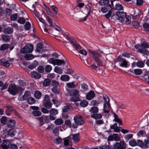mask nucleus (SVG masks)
Segmentation results:
<instances>
[{
	"label": "nucleus",
	"mask_w": 149,
	"mask_h": 149,
	"mask_svg": "<svg viewBox=\"0 0 149 149\" xmlns=\"http://www.w3.org/2000/svg\"><path fill=\"white\" fill-rule=\"evenodd\" d=\"M89 52L91 54L93 58L97 64V65L94 64H91V67L95 70L97 71L98 67L102 65V61L99 58L100 57H101L102 56L98 51L89 50Z\"/></svg>",
	"instance_id": "obj_1"
},
{
	"label": "nucleus",
	"mask_w": 149,
	"mask_h": 149,
	"mask_svg": "<svg viewBox=\"0 0 149 149\" xmlns=\"http://www.w3.org/2000/svg\"><path fill=\"white\" fill-rule=\"evenodd\" d=\"M126 15L125 13L117 12L115 14L113 13V15L111 17V19H117L119 20L121 23L124 21V19L126 17Z\"/></svg>",
	"instance_id": "obj_2"
},
{
	"label": "nucleus",
	"mask_w": 149,
	"mask_h": 149,
	"mask_svg": "<svg viewBox=\"0 0 149 149\" xmlns=\"http://www.w3.org/2000/svg\"><path fill=\"white\" fill-rule=\"evenodd\" d=\"M91 10V7L88 5L86 6L83 9L80 15L82 20L84 21L86 20L87 17L90 13Z\"/></svg>",
	"instance_id": "obj_3"
},
{
	"label": "nucleus",
	"mask_w": 149,
	"mask_h": 149,
	"mask_svg": "<svg viewBox=\"0 0 149 149\" xmlns=\"http://www.w3.org/2000/svg\"><path fill=\"white\" fill-rule=\"evenodd\" d=\"M22 88L15 85H12L9 86L8 91L10 93L13 95H15L18 91L21 90Z\"/></svg>",
	"instance_id": "obj_4"
},
{
	"label": "nucleus",
	"mask_w": 149,
	"mask_h": 149,
	"mask_svg": "<svg viewBox=\"0 0 149 149\" xmlns=\"http://www.w3.org/2000/svg\"><path fill=\"white\" fill-rule=\"evenodd\" d=\"M48 62L51 64H52L54 65H61V64H65V62L63 60L57 59L55 60L53 58H51L48 60Z\"/></svg>",
	"instance_id": "obj_5"
},
{
	"label": "nucleus",
	"mask_w": 149,
	"mask_h": 149,
	"mask_svg": "<svg viewBox=\"0 0 149 149\" xmlns=\"http://www.w3.org/2000/svg\"><path fill=\"white\" fill-rule=\"evenodd\" d=\"M126 148V143L122 140L120 142H116L113 145V149H125Z\"/></svg>",
	"instance_id": "obj_6"
},
{
	"label": "nucleus",
	"mask_w": 149,
	"mask_h": 149,
	"mask_svg": "<svg viewBox=\"0 0 149 149\" xmlns=\"http://www.w3.org/2000/svg\"><path fill=\"white\" fill-rule=\"evenodd\" d=\"M149 45L146 43H143L140 44L141 48L138 50V52L146 55L149 54V52L146 49L149 47Z\"/></svg>",
	"instance_id": "obj_7"
},
{
	"label": "nucleus",
	"mask_w": 149,
	"mask_h": 149,
	"mask_svg": "<svg viewBox=\"0 0 149 149\" xmlns=\"http://www.w3.org/2000/svg\"><path fill=\"white\" fill-rule=\"evenodd\" d=\"M117 59L119 62V65L120 66L127 68L128 66L129 62L127 61L125 59L123 58L122 56H119L117 58Z\"/></svg>",
	"instance_id": "obj_8"
},
{
	"label": "nucleus",
	"mask_w": 149,
	"mask_h": 149,
	"mask_svg": "<svg viewBox=\"0 0 149 149\" xmlns=\"http://www.w3.org/2000/svg\"><path fill=\"white\" fill-rule=\"evenodd\" d=\"M33 50V46L31 44H27L22 49L21 52L22 53H30L32 52Z\"/></svg>",
	"instance_id": "obj_9"
},
{
	"label": "nucleus",
	"mask_w": 149,
	"mask_h": 149,
	"mask_svg": "<svg viewBox=\"0 0 149 149\" xmlns=\"http://www.w3.org/2000/svg\"><path fill=\"white\" fill-rule=\"evenodd\" d=\"M14 60V58H8L7 59L2 58L0 60V61L3 64V65L6 68L9 67L11 64Z\"/></svg>",
	"instance_id": "obj_10"
},
{
	"label": "nucleus",
	"mask_w": 149,
	"mask_h": 149,
	"mask_svg": "<svg viewBox=\"0 0 149 149\" xmlns=\"http://www.w3.org/2000/svg\"><path fill=\"white\" fill-rule=\"evenodd\" d=\"M74 120L75 123L78 125H82L84 123V121L82 116L79 115H77L75 116Z\"/></svg>",
	"instance_id": "obj_11"
},
{
	"label": "nucleus",
	"mask_w": 149,
	"mask_h": 149,
	"mask_svg": "<svg viewBox=\"0 0 149 149\" xmlns=\"http://www.w3.org/2000/svg\"><path fill=\"white\" fill-rule=\"evenodd\" d=\"M100 3L102 5H106L109 3L108 6L111 8L113 7V3H116V0H103L100 1Z\"/></svg>",
	"instance_id": "obj_12"
},
{
	"label": "nucleus",
	"mask_w": 149,
	"mask_h": 149,
	"mask_svg": "<svg viewBox=\"0 0 149 149\" xmlns=\"http://www.w3.org/2000/svg\"><path fill=\"white\" fill-rule=\"evenodd\" d=\"M67 93L70 96L80 97L79 90L75 89L72 90L67 89Z\"/></svg>",
	"instance_id": "obj_13"
},
{
	"label": "nucleus",
	"mask_w": 149,
	"mask_h": 149,
	"mask_svg": "<svg viewBox=\"0 0 149 149\" xmlns=\"http://www.w3.org/2000/svg\"><path fill=\"white\" fill-rule=\"evenodd\" d=\"M108 140L109 141L114 140L117 141H119L120 140V138L118 134H113L112 135H110L108 137Z\"/></svg>",
	"instance_id": "obj_14"
},
{
	"label": "nucleus",
	"mask_w": 149,
	"mask_h": 149,
	"mask_svg": "<svg viewBox=\"0 0 149 149\" xmlns=\"http://www.w3.org/2000/svg\"><path fill=\"white\" fill-rule=\"evenodd\" d=\"M95 96L94 92L92 90L88 92L86 96V98L88 100H91L93 99Z\"/></svg>",
	"instance_id": "obj_15"
},
{
	"label": "nucleus",
	"mask_w": 149,
	"mask_h": 149,
	"mask_svg": "<svg viewBox=\"0 0 149 149\" xmlns=\"http://www.w3.org/2000/svg\"><path fill=\"white\" fill-rule=\"evenodd\" d=\"M11 146L10 143L8 140H4L3 141V143L1 146L2 148L4 149H8Z\"/></svg>",
	"instance_id": "obj_16"
},
{
	"label": "nucleus",
	"mask_w": 149,
	"mask_h": 149,
	"mask_svg": "<svg viewBox=\"0 0 149 149\" xmlns=\"http://www.w3.org/2000/svg\"><path fill=\"white\" fill-rule=\"evenodd\" d=\"M16 125L15 121L13 119H10L8 120L6 123V125L7 127H13Z\"/></svg>",
	"instance_id": "obj_17"
},
{
	"label": "nucleus",
	"mask_w": 149,
	"mask_h": 149,
	"mask_svg": "<svg viewBox=\"0 0 149 149\" xmlns=\"http://www.w3.org/2000/svg\"><path fill=\"white\" fill-rule=\"evenodd\" d=\"M44 47V45L40 43L38 44L37 45L36 51L40 53H41L42 52L45 51L44 50H43L42 49Z\"/></svg>",
	"instance_id": "obj_18"
},
{
	"label": "nucleus",
	"mask_w": 149,
	"mask_h": 149,
	"mask_svg": "<svg viewBox=\"0 0 149 149\" xmlns=\"http://www.w3.org/2000/svg\"><path fill=\"white\" fill-rule=\"evenodd\" d=\"M78 83L75 81L67 83L66 86L69 88H74L78 86Z\"/></svg>",
	"instance_id": "obj_19"
},
{
	"label": "nucleus",
	"mask_w": 149,
	"mask_h": 149,
	"mask_svg": "<svg viewBox=\"0 0 149 149\" xmlns=\"http://www.w3.org/2000/svg\"><path fill=\"white\" fill-rule=\"evenodd\" d=\"M70 41L71 44L76 50H77L81 49V46L77 44L75 41L72 40H70Z\"/></svg>",
	"instance_id": "obj_20"
},
{
	"label": "nucleus",
	"mask_w": 149,
	"mask_h": 149,
	"mask_svg": "<svg viewBox=\"0 0 149 149\" xmlns=\"http://www.w3.org/2000/svg\"><path fill=\"white\" fill-rule=\"evenodd\" d=\"M110 107L108 106L107 107L106 105V104L104 103L103 104V107H102V109L104 113H108L110 111Z\"/></svg>",
	"instance_id": "obj_21"
},
{
	"label": "nucleus",
	"mask_w": 149,
	"mask_h": 149,
	"mask_svg": "<svg viewBox=\"0 0 149 149\" xmlns=\"http://www.w3.org/2000/svg\"><path fill=\"white\" fill-rule=\"evenodd\" d=\"M30 93L29 91H26L23 96L20 98V100L22 101L26 100L30 96Z\"/></svg>",
	"instance_id": "obj_22"
},
{
	"label": "nucleus",
	"mask_w": 149,
	"mask_h": 149,
	"mask_svg": "<svg viewBox=\"0 0 149 149\" xmlns=\"http://www.w3.org/2000/svg\"><path fill=\"white\" fill-rule=\"evenodd\" d=\"M32 77L36 79H39L41 77V75L37 72H33L31 73Z\"/></svg>",
	"instance_id": "obj_23"
},
{
	"label": "nucleus",
	"mask_w": 149,
	"mask_h": 149,
	"mask_svg": "<svg viewBox=\"0 0 149 149\" xmlns=\"http://www.w3.org/2000/svg\"><path fill=\"white\" fill-rule=\"evenodd\" d=\"M114 4H115V7H113L112 9L113 8H114V9H116L117 10H121L123 9V7L120 4H117L116 3H116H114Z\"/></svg>",
	"instance_id": "obj_24"
},
{
	"label": "nucleus",
	"mask_w": 149,
	"mask_h": 149,
	"mask_svg": "<svg viewBox=\"0 0 149 149\" xmlns=\"http://www.w3.org/2000/svg\"><path fill=\"white\" fill-rule=\"evenodd\" d=\"M70 79L69 76L68 75H62L60 77V79L63 81H68Z\"/></svg>",
	"instance_id": "obj_25"
},
{
	"label": "nucleus",
	"mask_w": 149,
	"mask_h": 149,
	"mask_svg": "<svg viewBox=\"0 0 149 149\" xmlns=\"http://www.w3.org/2000/svg\"><path fill=\"white\" fill-rule=\"evenodd\" d=\"M79 133L77 134H75L72 135V138L73 140L75 142H78L79 140Z\"/></svg>",
	"instance_id": "obj_26"
},
{
	"label": "nucleus",
	"mask_w": 149,
	"mask_h": 149,
	"mask_svg": "<svg viewBox=\"0 0 149 149\" xmlns=\"http://www.w3.org/2000/svg\"><path fill=\"white\" fill-rule=\"evenodd\" d=\"M16 130L14 129H11L9 130L8 132V135L10 136H13L15 135Z\"/></svg>",
	"instance_id": "obj_27"
},
{
	"label": "nucleus",
	"mask_w": 149,
	"mask_h": 149,
	"mask_svg": "<svg viewBox=\"0 0 149 149\" xmlns=\"http://www.w3.org/2000/svg\"><path fill=\"white\" fill-rule=\"evenodd\" d=\"M63 120L61 118H58L54 121L55 124L57 125H60L63 123Z\"/></svg>",
	"instance_id": "obj_28"
},
{
	"label": "nucleus",
	"mask_w": 149,
	"mask_h": 149,
	"mask_svg": "<svg viewBox=\"0 0 149 149\" xmlns=\"http://www.w3.org/2000/svg\"><path fill=\"white\" fill-rule=\"evenodd\" d=\"M80 86L82 89L85 91H87L88 89V85L85 83H82L80 84Z\"/></svg>",
	"instance_id": "obj_29"
},
{
	"label": "nucleus",
	"mask_w": 149,
	"mask_h": 149,
	"mask_svg": "<svg viewBox=\"0 0 149 149\" xmlns=\"http://www.w3.org/2000/svg\"><path fill=\"white\" fill-rule=\"evenodd\" d=\"M90 111L92 113H97L98 111V108L96 107H92L90 110Z\"/></svg>",
	"instance_id": "obj_30"
},
{
	"label": "nucleus",
	"mask_w": 149,
	"mask_h": 149,
	"mask_svg": "<svg viewBox=\"0 0 149 149\" xmlns=\"http://www.w3.org/2000/svg\"><path fill=\"white\" fill-rule=\"evenodd\" d=\"M124 20H125V23L126 25H129L131 23V18L130 16H127L124 19Z\"/></svg>",
	"instance_id": "obj_31"
},
{
	"label": "nucleus",
	"mask_w": 149,
	"mask_h": 149,
	"mask_svg": "<svg viewBox=\"0 0 149 149\" xmlns=\"http://www.w3.org/2000/svg\"><path fill=\"white\" fill-rule=\"evenodd\" d=\"M13 31V29L10 27H8L5 29L3 31V32L5 34H10L12 33Z\"/></svg>",
	"instance_id": "obj_32"
},
{
	"label": "nucleus",
	"mask_w": 149,
	"mask_h": 149,
	"mask_svg": "<svg viewBox=\"0 0 149 149\" xmlns=\"http://www.w3.org/2000/svg\"><path fill=\"white\" fill-rule=\"evenodd\" d=\"M54 72L59 74L62 73V70L61 68L58 66H56L54 68Z\"/></svg>",
	"instance_id": "obj_33"
},
{
	"label": "nucleus",
	"mask_w": 149,
	"mask_h": 149,
	"mask_svg": "<svg viewBox=\"0 0 149 149\" xmlns=\"http://www.w3.org/2000/svg\"><path fill=\"white\" fill-rule=\"evenodd\" d=\"M42 95L41 93L39 91H35L34 93V96L37 99L40 98Z\"/></svg>",
	"instance_id": "obj_34"
},
{
	"label": "nucleus",
	"mask_w": 149,
	"mask_h": 149,
	"mask_svg": "<svg viewBox=\"0 0 149 149\" xmlns=\"http://www.w3.org/2000/svg\"><path fill=\"white\" fill-rule=\"evenodd\" d=\"M103 98L105 101L107 105L109 107H110V104L109 103V97L107 95H103Z\"/></svg>",
	"instance_id": "obj_35"
},
{
	"label": "nucleus",
	"mask_w": 149,
	"mask_h": 149,
	"mask_svg": "<svg viewBox=\"0 0 149 149\" xmlns=\"http://www.w3.org/2000/svg\"><path fill=\"white\" fill-rule=\"evenodd\" d=\"M9 47V45L3 44L1 46L0 49L1 51H4L8 49Z\"/></svg>",
	"instance_id": "obj_36"
},
{
	"label": "nucleus",
	"mask_w": 149,
	"mask_h": 149,
	"mask_svg": "<svg viewBox=\"0 0 149 149\" xmlns=\"http://www.w3.org/2000/svg\"><path fill=\"white\" fill-rule=\"evenodd\" d=\"M24 57L26 60H30L33 58L34 56L32 54H28L25 55Z\"/></svg>",
	"instance_id": "obj_37"
},
{
	"label": "nucleus",
	"mask_w": 149,
	"mask_h": 149,
	"mask_svg": "<svg viewBox=\"0 0 149 149\" xmlns=\"http://www.w3.org/2000/svg\"><path fill=\"white\" fill-rule=\"evenodd\" d=\"M51 82L50 80L49 79H45L43 82V85L45 86H49Z\"/></svg>",
	"instance_id": "obj_38"
},
{
	"label": "nucleus",
	"mask_w": 149,
	"mask_h": 149,
	"mask_svg": "<svg viewBox=\"0 0 149 149\" xmlns=\"http://www.w3.org/2000/svg\"><path fill=\"white\" fill-rule=\"evenodd\" d=\"M102 115L101 114H94L91 115V117L96 119H101L102 118Z\"/></svg>",
	"instance_id": "obj_39"
},
{
	"label": "nucleus",
	"mask_w": 149,
	"mask_h": 149,
	"mask_svg": "<svg viewBox=\"0 0 149 149\" xmlns=\"http://www.w3.org/2000/svg\"><path fill=\"white\" fill-rule=\"evenodd\" d=\"M44 105L45 107L47 109H49L52 107V103L50 102H44Z\"/></svg>",
	"instance_id": "obj_40"
},
{
	"label": "nucleus",
	"mask_w": 149,
	"mask_h": 149,
	"mask_svg": "<svg viewBox=\"0 0 149 149\" xmlns=\"http://www.w3.org/2000/svg\"><path fill=\"white\" fill-rule=\"evenodd\" d=\"M50 113L52 116H54L57 114L58 112L57 110L56 109H52L49 111Z\"/></svg>",
	"instance_id": "obj_41"
},
{
	"label": "nucleus",
	"mask_w": 149,
	"mask_h": 149,
	"mask_svg": "<svg viewBox=\"0 0 149 149\" xmlns=\"http://www.w3.org/2000/svg\"><path fill=\"white\" fill-rule=\"evenodd\" d=\"M111 8H109L108 6H106L105 7H103L101 8V10L104 13H105L111 10Z\"/></svg>",
	"instance_id": "obj_42"
},
{
	"label": "nucleus",
	"mask_w": 149,
	"mask_h": 149,
	"mask_svg": "<svg viewBox=\"0 0 149 149\" xmlns=\"http://www.w3.org/2000/svg\"><path fill=\"white\" fill-rule=\"evenodd\" d=\"M88 104V102L86 100H83L80 102V105L83 107H86Z\"/></svg>",
	"instance_id": "obj_43"
},
{
	"label": "nucleus",
	"mask_w": 149,
	"mask_h": 149,
	"mask_svg": "<svg viewBox=\"0 0 149 149\" xmlns=\"http://www.w3.org/2000/svg\"><path fill=\"white\" fill-rule=\"evenodd\" d=\"M69 139H70V138L68 137V138H65L64 140V144L65 145L67 146L68 145H70L71 146L70 142L69 141Z\"/></svg>",
	"instance_id": "obj_44"
},
{
	"label": "nucleus",
	"mask_w": 149,
	"mask_h": 149,
	"mask_svg": "<svg viewBox=\"0 0 149 149\" xmlns=\"http://www.w3.org/2000/svg\"><path fill=\"white\" fill-rule=\"evenodd\" d=\"M35 102V100L33 98L30 97L28 99L27 102L30 104H34Z\"/></svg>",
	"instance_id": "obj_45"
},
{
	"label": "nucleus",
	"mask_w": 149,
	"mask_h": 149,
	"mask_svg": "<svg viewBox=\"0 0 149 149\" xmlns=\"http://www.w3.org/2000/svg\"><path fill=\"white\" fill-rule=\"evenodd\" d=\"M134 72L136 75H140L142 73V71L140 69H135L134 70Z\"/></svg>",
	"instance_id": "obj_46"
},
{
	"label": "nucleus",
	"mask_w": 149,
	"mask_h": 149,
	"mask_svg": "<svg viewBox=\"0 0 149 149\" xmlns=\"http://www.w3.org/2000/svg\"><path fill=\"white\" fill-rule=\"evenodd\" d=\"M129 144L131 146H134L137 145V143L135 140L132 139L129 141Z\"/></svg>",
	"instance_id": "obj_47"
},
{
	"label": "nucleus",
	"mask_w": 149,
	"mask_h": 149,
	"mask_svg": "<svg viewBox=\"0 0 149 149\" xmlns=\"http://www.w3.org/2000/svg\"><path fill=\"white\" fill-rule=\"evenodd\" d=\"M100 104V103L97 101L95 100H93L91 101V104L93 106L95 107L97 106Z\"/></svg>",
	"instance_id": "obj_48"
},
{
	"label": "nucleus",
	"mask_w": 149,
	"mask_h": 149,
	"mask_svg": "<svg viewBox=\"0 0 149 149\" xmlns=\"http://www.w3.org/2000/svg\"><path fill=\"white\" fill-rule=\"evenodd\" d=\"M52 84L54 87H57L59 85V83L58 81L55 80H52L51 82Z\"/></svg>",
	"instance_id": "obj_49"
},
{
	"label": "nucleus",
	"mask_w": 149,
	"mask_h": 149,
	"mask_svg": "<svg viewBox=\"0 0 149 149\" xmlns=\"http://www.w3.org/2000/svg\"><path fill=\"white\" fill-rule=\"evenodd\" d=\"M1 123L3 125H6V123L7 122V119L6 117L3 116L2 117L1 119Z\"/></svg>",
	"instance_id": "obj_50"
},
{
	"label": "nucleus",
	"mask_w": 149,
	"mask_h": 149,
	"mask_svg": "<svg viewBox=\"0 0 149 149\" xmlns=\"http://www.w3.org/2000/svg\"><path fill=\"white\" fill-rule=\"evenodd\" d=\"M52 70V66L49 65H47L45 68V71L47 72H49Z\"/></svg>",
	"instance_id": "obj_51"
},
{
	"label": "nucleus",
	"mask_w": 149,
	"mask_h": 149,
	"mask_svg": "<svg viewBox=\"0 0 149 149\" xmlns=\"http://www.w3.org/2000/svg\"><path fill=\"white\" fill-rule=\"evenodd\" d=\"M2 40L4 41L7 42L9 41L10 38L8 36L3 35L2 37Z\"/></svg>",
	"instance_id": "obj_52"
},
{
	"label": "nucleus",
	"mask_w": 149,
	"mask_h": 149,
	"mask_svg": "<svg viewBox=\"0 0 149 149\" xmlns=\"http://www.w3.org/2000/svg\"><path fill=\"white\" fill-rule=\"evenodd\" d=\"M25 29L27 30H29L31 28V24L29 22H27L25 25Z\"/></svg>",
	"instance_id": "obj_53"
},
{
	"label": "nucleus",
	"mask_w": 149,
	"mask_h": 149,
	"mask_svg": "<svg viewBox=\"0 0 149 149\" xmlns=\"http://www.w3.org/2000/svg\"><path fill=\"white\" fill-rule=\"evenodd\" d=\"M52 91L55 93L59 94L60 93V90L59 89L56 87H53L52 89Z\"/></svg>",
	"instance_id": "obj_54"
},
{
	"label": "nucleus",
	"mask_w": 149,
	"mask_h": 149,
	"mask_svg": "<svg viewBox=\"0 0 149 149\" xmlns=\"http://www.w3.org/2000/svg\"><path fill=\"white\" fill-rule=\"evenodd\" d=\"M136 65L138 67L142 68L144 67V64L143 62L138 61L136 63Z\"/></svg>",
	"instance_id": "obj_55"
},
{
	"label": "nucleus",
	"mask_w": 149,
	"mask_h": 149,
	"mask_svg": "<svg viewBox=\"0 0 149 149\" xmlns=\"http://www.w3.org/2000/svg\"><path fill=\"white\" fill-rule=\"evenodd\" d=\"M46 18L48 22L49 23V26L52 27L53 26L52 21V19L49 16H47Z\"/></svg>",
	"instance_id": "obj_56"
},
{
	"label": "nucleus",
	"mask_w": 149,
	"mask_h": 149,
	"mask_svg": "<svg viewBox=\"0 0 149 149\" xmlns=\"http://www.w3.org/2000/svg\"><path fill=\"white\" fill-rule=\"evenodd\" d=\"M33 114L34 116H40L41 113L40 111H33Z\"/></svg>",
	"instance_id": "obj_57"
},
{
	"label": "nucleus",
	"mask_w": 149,
	"mask_h": 149,
	"mask_svg": "<svg viewBox=\"0 0 149 149\" xmlns=\"http://www.w3.org/2000/svg\"><path fill=\"white\" fill-rule=\"evenodd\" d=\"M132 24L133 26L136 29H137L139 27V23L138 22H132Z\"/></svg>",
	"instance_id": "obj_58"
},
{
	"label": "nucleus",
	"mask_w": 149,
	"mask_h": 149,
	"mask_svg": "<svg viewBox=\"0 0 149 149\" xmlns=\"http://www.w3.org/2000/svg\"><path fill=\"white\" fill-rule=\"evenodd\" d=\"M70 107L69 106L66 105L63 107V111L64 112H68L70 110Z\"/></svg>",
	"instance_id": "obj_59"
},
{
	"label": "nucleus",
	"mask_w": 149,
	"mask_h": 149,
	"mask_svg": "<svg viewBox=\"0 0 149 149\" xmlns=\"http://www.w3.org/2000/svg\"><path fill=\"white\" fill-rule=\"evenodd\" d=\"M17 13H15L13 14L10 17L11 19L13 21H15L17 19Z\"/></svg>",
	"instance_id": "obj_60"
},
{
	"label": "nucleus",
	"mask_w": 149,
	"mask_h": 149,
	"mask_svg": "<svg viewBox=\"0 0 149 149\" xmlns=\"http://www.w3.org/2000/svg\"><path fill=\"white\" fill-rule=\"evenodd\" d=\"M143 147L145 148H148L149 146V142L148 140H144L143 144Z\"/></svg>",
	"instance_id": "obj_61"
},
{
	"label": "nucleus",
	"mask_w": 149,
	"mask_h": 149,
	"mask_svg": "<svg viewBox=\"0 0 149 149\" xmlns=\"http://www.w3.org/2000/svg\"><path fill=\"white\" fill-rule=\"evenodd\" d=\"M143 26L146 31H149V24L145 23L143 24Z\"/></svg>",
	"instance_id": "obj_62"
},
{
	"label": "nucleus",
	"mask_w": 149,
	"mask_h": 149,
	"mask_svg": "<svg viewBox=\"0 0 149 149\" xmlns=\"http://www.w3.org/2000/svg\"><path fill=\"white\" fill-rule=\"evenodd\" d=\"M38 71L40 73H42L44 72V68L42 66H40L38 67Z\"/></svg>",
	"instance_id": "obj_63"
},
{
	"label": "nucleus",
	"mask_w": 149,
	"mask_h": 149,
	"mask_svg": "<svg viewBox=\"0 0 149 149\" xmlns=\"http://www.w3.org/2000/svg\"><path fill=\"white\" fill-rule=\"evenodd\" d=\"M53 133L56 135H57L58 134L59 132V129L58 128H55L53 130Z\"/></svg>",
	"instance_id": "obj_64"
}]
</instances>
